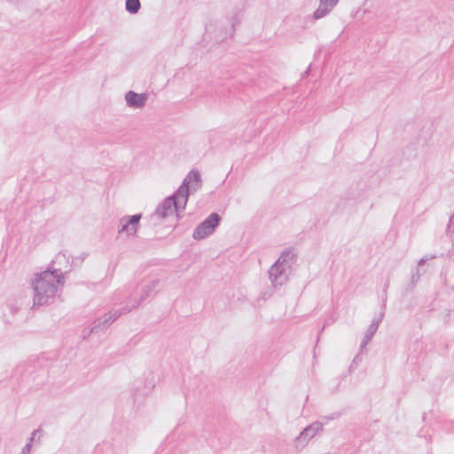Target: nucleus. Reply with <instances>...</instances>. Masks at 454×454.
I'll return each mask as SVG.
<instances>
[{
    "mask_svg": "<svg viewBox=\"0 0 454 454\" xmlns=\"http://www.w3.org/2000/svg\"><path fill=\"white\" fill-rule=\"evenodd\" d=\"M126 100L130 106L141 107L145 103L146 96L144 94H137L133 91H129L126 94Z\"/></svg>",
    "mask_w": 454,
    "mask_h": 454,
    "instance_id": "nucleus-4",
    "label": "nucleus"
},
{
    "mask_svg": "<svg viewBox=\"0 0 454 454\" xmlns=\"http://www.w3.org/2000/svg\"><path fill=\"white\" fill-rule=\"evenodd\" d=\"M139 219L140 215H132L129 218L123 219L121 231L129 234H134L137 230Z\"/></svg>",
    "mask_w": 454,
    "mask_h": 454,
    "instance_id": "nucleus-3",
    "label": "nucleus"
},
{
    "mask_svg": "<svg viewBox=\"0 0 454 454\" xmlns=\"http://www.w3.org/2000/svg\"><path fill=\"white\" fill-rule=\"evenodd\" d=\"M201 179L199 171H191L184 181L183 185L180 187L177 195L174 198L173 203L176 205V200L179 199L187 200L188 193L190 191H196L200 186Z\"/></svg>",
    "mask_w": 454,
    "mask_h": 454,
    "instance_id": "nucleus-1",
    "label": "nucleus"
},
{
    "mask_svg": "<svg viewBox=\"0 0 454 454\" xmlns=\"http://www.w3.org/2000/svg\"><path fill=\"white\" fill-rule=\"evenodd\" d=\"M339 0H321L320 9L315 12L316 19L322 17Z\"/></svg>",
    "mask_w": 454,
    "mask_h": 454,
    "instance_id": "nucleus-5",
    "label": "nucleus"
},
{
    "mask_svg": "<svg viewBox=\"0 0 454 454\" xmlns=\"http://www.w3.org/2000/svg\"><path fill=\"white\" fill-rule=\"evenodd\" d=\"M167 202H168V203H169V204H171V203H172L171 200H168Z\"/></svg>",
    "mask_w": 454,
    "mask_h": 454,
    "instance_id": "nucleus-7",
    "label": "nucleus"
},
{
    "mask_svg": "<svg viewBox=\"0 0 454 454\" xmlns=\"http://www.w3.org/2000/svg\"><path fill=\"white\" fill-rule=\"evenodd\" d=\"M220 217L217 214H211L200 226L196 228L193 233L195 239H200L210 235L217 226Z\"/></svg>",
    "mask_w": 454,
    "mask_h": 454,
    "instance_id": "nucleus-2",
    "label": "nucleus"
},
{
    "mask_svg": "<svg viewBox=\"0 0 454 454\" xmlns=\"http://www.w3.org/2000/svg\"><path fill=\"white\" fill-rule=\"evenodd\" d=\"M140 8L139 0H126V9L131 12L136 13Z\"/></svg>",
    "mask_w": 454,
    "mask_h": 454,
    "instance_id": "nucleus-6",
    "label": "nucleus"
}]
</instances>
